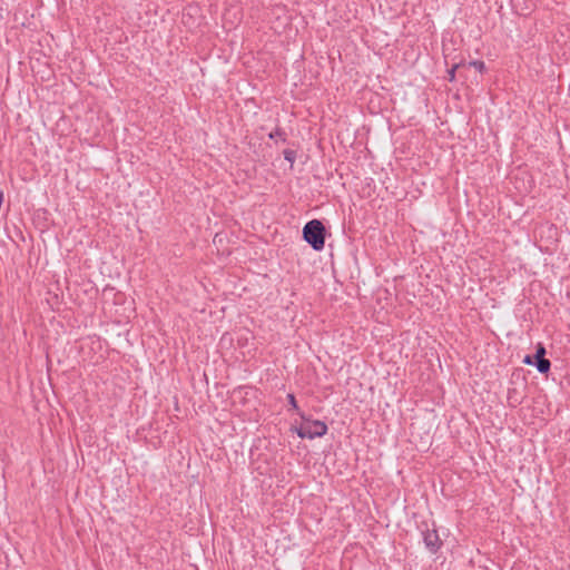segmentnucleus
<instances>
[{
  "instance_id": "obj_1",
  "label": "nucleus",
  "mask_w": 570,
  "mask_h": 570,
  "mask_svg": "<svg viewBox=\"0 0 570 570\" xmlns=\"http://www.w3.org/2000/svg\"><path fill=\"white\" fill-rule=\"evenodd\" d=\"M303 239L314 249L322 250L325 245L326 229L318 219H312L303 227Z\"/></svg>"
},
{
  "instance_id": "obj_2",
  "label": "nucleus",
  "mask_w": 570,
  "mask_h": 570,
  "mask_svg": "<svg viewBox=\"0 0 570 570\" xmlns=\"http://www.w3.org/2000/svg\"><path fill=\"white\" fill-rule=\"evenodd\" d=\"M302 417V423L298 428H295V432L301 439H315L326 434L327 425L320 420H309L303 412H298Z\"/></svg>"
},
{
  "instance_id": "obj_3",
  "label": "nucleus",
  "mask_w": 570,
  "mask_h": 570,
  "mask_svg": "<svg viewBox=\"0 0 570 570\" xmlns=\"http://www.w3.org/2000/svg\"><path fill=\"white\" fill-rule=\"evenodd\" d=\"M421 530L422 539L425 544V548L430 553L436 554L443 546V541L441 540L439 532L435 528V523L432 522V528H430L426 521L421 522L419 525Z\"/></svg>"
},
{
  "instance_id": "obj_4",
  "label": "nucleus",
  "mask_w": 570,
  "mask_h": 570,
  "mask_svg": "<svg viewBox=\"0 0 570 570\" xmlns=\"http://www.w3.org/2000/svg\"><path fill=\"white\" fill-rule=\"evenodd\" d=\"M546 347L539 343L535 347V353L532 355L534 360V366L541 374H547L551 368V362L546 358Z\"/></svg>"
},
{
  "instance_id": "obj_5",
  "label": "nucleus",
  "mask_w": 570,
  "mask_h": 570,
  "mask_svg": "<svg viewBox=\"0 0 570 570\" xmlns=\"http://www.w3.org/2000/svg\"><path fill=\"white\" fill-rule=\"evenodd\" d=\"M508 403L511 407H517L522 403V397L520 396L518 389H508Z\"/></svg>"
},
{
  "instance_id": "obj_6",
  "label": "nucleus",
  "mask_w": 570,
  "mask_h": 570,
  "mask_svg": "<svg viewBox=\"0 0 570 570\" xmlns=\"http://www.w3.org/2000/svg\"><path fill=\"white\" fill-rule=\"evenodd\" d=\"M269 139H279L282 142H286L287 135L285 130L281 127H276L268 134Z\"/></svg>"
},
{
  "instance_id": "obj_7",
  "label": "nucleus",
  "mask_w": 570,
  "mask_h": 570,
  "mask_svg": "<svg viewBox=\"0 0 570 570\" xmlns=\"http://www.w3.org/2000/svg\"><path fill=\"white\" fill-rule=\"evenodd\" d=\"M284 159L288 161L291 165H293L296 160V151L293 149H285L283 151Z\"/></svg>"
},
{
  "instance_id": "obj_8",
  "label": "nucleus",
  "mask_w": 570,
  "mask_h": 570,
  "mask_svg": "<svg viewBox=\"0 0 570 570\" xmlns=\"http://www.w3.org/2000/svg\"><path fill=\"white\" fill-rule=\"evenodd\" d=\"M470 65L481 73L487 69L485 63L482 60H473L470 62Z\"/></svg>"
},
{
  "instance_id": "obj_9",
  "label": "nucleus",
  "mask_w": 570,
  "mask_h": 570,
  "mask_svg": "<svg viewBox=\"0 0 570 570\" xmlns=\"http://www.w3.org/2000/svg\"><path fill=\"white\" fill-rule=\"evenodd\" d=\"M287 401H288V404L291 405V407L293 410L297 411V413L301 412L299 409H298L295 395L293 393H288L287 394Z\"/></svg>"
},
{
  "instance_id": "obj_10",
  "label": "nucleus",
  "mask_w": 570,
  "mask_h": 570,
  "mask_svg": "<svg viewBox=\"0 0 570 570\" xmlns=\"http://www.w3.org/2000/svg\"><path fill=\"white\" fill-rule=\"evenodd\" d=\"M458 65H454L450 70H448L449 80L453 81L455 78V70L458 69Z\"/></svg>"
},
{
  "instance_id": "obj_11",
  "label": "nucleus",
  "mask_w": 570,
  "mask_h": 570,
  "mask_svg": "<svg viewBox=\"0 0 570 570\" xmlns=\"http://www.w3.org/2000/svg\"><path fill=\"white\" fill-rule=\"evenodd\" d=\"M522 362L524 364H527V365H533L534 366V360H533L532 355H525Z\"/></svg>"
}]
</instances>
